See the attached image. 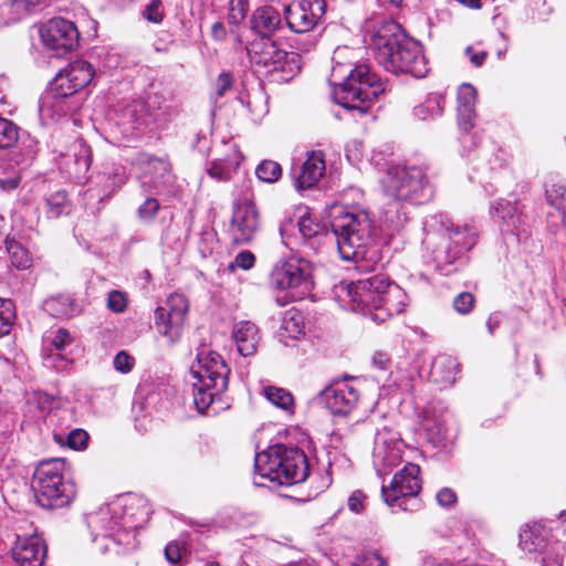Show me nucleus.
<instances>
[{
  "mask_svg": "<svg viewBox=\"0 0 566 566\" xmlns=\"http://www.w3.org/2000/svg\"><path fill=\"white\" fill-rule=\"evenodd\" d=\"M465 52H467V55L470 57V61L473 65H475V66L483 65L485 57H486V52H484V51L473 52L472 48H468L465 50Z\"/></svg>",
  "mask_w": 566,
  "mask_h": 566,
  "instance_id": "774afa93",
  "label": "nucleus"
},
{
  "mask_svg": "<svg viewBox=\"0 0 566 566\" xmlns=\"http://www.w3.org/2000/svg\"><path fill=\"white\" fill-rule=\"evenodd\" d=\"M45 203L50 218H59L61 214L69 213L70 211L66 192L63 190L52 193L45 200Z\"/></svg>",
  "mask_w": 566,
  "mask_h": 566,
  "instance_id": "4c0bfd02",
  "label": "nucleus"
},
{
  "mask_svg": "<svg viewBox=\"0 0 566 566\" xmlns=\"http://www.w3.org/2000/svg\"><path fill=\"white\" fill-rule=\"evenodd\" d=\"M72 94H66L65 90L59 88L51 82L49 88L40 98L39 112L42 119L56 122L66 116L74 106L69 101Z\"/></svg>",
  "mask_w": 566,
  "mask_h": 566,
  "instance_id": "5701e85b",
  "label": "nucleus"
},
{
  "mask_svg": "<svg viewBox=\"0 0 566 566\" xmlns=\"http://www.w3.org/2000/svg\"><path fill=\"white\" fill-rule=\"evenodd\" d=\"M558 548L556 552L546 553L543 557V566H563V555Z\"/></svg>",
  "mask_w": 566,
  "mask_h": 566,
  "instance_id": "338daca9",
  "label": "nucleus"
},
{
  "mask_svg": "<svg viewBox=\"0 0 566 566\" xmlns=\"http://www.w3.org/2000/svg\"><path fill=\"white\" fill-rule=\"evenodd\" d=\"M476 91L471 84H462L458 91V108H474Z\"/></svg>",
  "mask_w": 566,
  "mask_h": 566,
  "instance_id": "a18cd8bd",
  "label": "nucleus"
},
{
  "mask_svg": "<svg viewBox=\"0 0 566 566\" xmlns=\"http://www.w3.org/2000/svg\"><path fill=\"white\" fill-rule=\"evenodd\" d=\"M305 318L301 311L291 307L285 311V334L287 337L297 339L304 335Z\"/></svg>",
  "mask_w": 566,
  "mask_h": 566,
  "instance_id": "f704fd0d",
  "label": "nucleus"
},
{
  "mask_svg": "<svg viewBox=\"0 0 566 566\" xmlns=\"http://www.w3.org/2000/svg\"><path fill=\"white\" fill-rule=\"evenodd\" d=\"M73 337L65 328H59L52 338V345L56 350H63L66 346L71 345Z\"/></svg>",
  "mask_w": 566,
  "mask_h": 566,
  "instance_id": "13d9d810",
  "label": "nucleus"
},
{
  "mask_svg": "<svg viewBox=\"0 0 566 566\" xmlns=\"http://www.w3.org/2000/svg\"><path fill=\"white\" fill-rule=\"evenodd\" d=\"M444 235L447 242L433 252L438 265L452 264L476 242V231L469 226L448 229Z\"/></svg>",
  "mask_w": 566,
  "mask_h": 566,
  "instance_id": "6ab92c4d",
  "label": "nucleus"
},
{
  "mask_svg": "<svg viewBox=\"0 0 566 566\" xmlns=\"http://www.w3.org/2000/svg\"><path fill=\"white\" fill-rule=\"evenodd\" d=\"M232 77L228 73H221L217 80V94L223 96L232 87Z\"/></svg>",
  "mask_w": 566,
  "mask_h": 566,
  "instance_id": "0e129e2a",
  "label": "nucleus"
},
{
  "mask_svg": "<svg viewBox=\"0 0 566 566\" xmlns=\"http://www.w3.org/2000/svg\"><path fill=\"white\" fill-rule=\"evenodd\" d=\"M45 310L55 317L71 318L82 312L81 305L70 294H59L44 302Z\"/></svg>",
  "mask_w": 566,
  "mask_h": 566,
  "instance_id": "cd10ccee",
  "label": "nucleus"
},
{
  "mask_svg": "<svg viewBox=\"0 0 566 566\" xmlns=\"http://www.w3.org/2000/svg\"><path fill=\"white\" fill-rule=\"evenodd\" d=\"M128 304L127 296L124 292L113 290L107 296V308L114 313H123Z\"/></svg>",
  "mask_w": 566,
  "mask_h": 566,
  "instance_id": "09e8293b",
  "label": "nucleus"
},
{
  "mask_svg": "<svg viewBox=\"0 0 566 566\" xmlns=\"http://www.w3.org/2000/svg\"><path fill=\"white\" fill-rule=\"evenodd\" d=\"M7 250L13 266L20 270L30 268L32 262L31 255L20 242L8 241Z\"/></svg>",
  "mask_w": 566,
  "mask_h": 566,
  "instance_id": "c9c22d12",
  "label": "nucleus"
},
{
  "mask_svg": "<svg viewBox=\"0 0 566 566\" xmlns=\"http://www.w3.org/2000/svg\"><path fill=\"white\" fill-rule=\"evenodd\" d=\"M13 315L11 300L0 297V337L9 333Z\"/></svg>",
  "mask_w": 566,
  "mask_h": 566,
  "instance_id": "79ce46f5",
  "label": "nucleus"
},
{
  "mask_svg": "<svg viewBox=\"0 0 566 566\" xmlns=\"http://www.w3.org/2000/svg\"><path fill=\"white\" fill-rule=\"evenodd\" d=\"M444 106V95L439 92L430 93L427 98L415 107V116L421 120L441 116Z\"/></svg>",
  "mask_w": 566,
  "mask_h": 566,
  "instance_id": "7c9ffc66",
  "label": "nucleus"
},
{
  "mask_svg": "<svg viewBox=\"0 0 566 566\" xmlns=\"http://www.w3.org/2000/svg\"><path fill=\"white\" fill-rule=\"evenodd\" d=\"M88 441V434L82 429H74L67 436V444L74 450L84 449Z\"/></svg>",
  "mask_w": 566,
  "mask_h": 566,
  "instance_id": "864d4df0",
  "label": "nucleus"
},
{
  "mask_svg": "<svg viewBox=\"0 0 566 566\" xmlns=\"http://www.w3.org/2000/svg\"><path fill=\"white\" fill-rule=\"evenodd\" d=\"M405 443L396 430L384 427L376 432L373 465L379 476L389 474L402 461Z\"/></svg>",
  "mask_w": 566,
  "mask_h": 566,
  "instance_id": "f8f14e48",
  "label": "nucleus"
},
{
  "mask_svg": "<svg viewBox=\"0 0 566 566\" xmlns=\"http://www.w3.org/2000/svg\"><path fill=\"white\" fill-rule=\"evenodd\" d=\"M367 33L375 59L386 71L415 77H423L428 73L421 44L409 38L397 22L377 21L368 27Z\"/></svg>",
  "mask_w": 566,
  "mask_h": 566,
  "instance_id": "7ed1b4c3",
  "label": "nucleus"
},
{
  "mask_svg": "<svg viewBox=\"0 0 566 566\" xmlns=\"http://www.w3.org/2000/svg\"><path fill=\"white\" fill-rule=\"evenodd\" d=\"M233 338L235 340L238 352L242 356H250L255 353L259 344V332L256 326L251 322H239L233 328Z\"/></svg>",
  "mask_w": 566,
  "mask_h": 566,
  "instance_id": "a878e982",
  "label": "nucleus"
},
{
  "mask_svg": "<svg viewBox=\"0 0 566 566\" xmlns=\"http://www.w3.org/2000/svg\"><path fill=\"white\" fill-rule=\"evenodd\" d=\"M264 55L269 56L265 60V64L273 65V70H280L283 63V52L280 49V43L269 39V43L264 44Z\"/></svg>",
  "mask_w": 566,
  "mask_h": 566,
  "instance_id": "c03bdc74",
  "label": "nucleus"
},
{
  "mask_svg": "<svg viewBox=\"0 0 566 566\" xmlns=\"http://www.w3.org/2000/svg\"><path fill=\"white\" fill-rule=\"evenodd\" d=\"M312 440L306 430L298 426L285 430V486L306 481L311 472L308 452Z\"/></svg>",
  "mask_w": 566,
  "mask_h": 566,
  "instance_id": "1a4fd4ad",
  "label": "nucleus"
},
{
  "mask_svg": "<svg viewBox=\"0 0 566 566\" xmlns=\"http://www.w3.org/2000/svg\"><path fill=\"white\" fill-rule=\"evenodd\" d=\"M43 44L56 56L75 50L78 45L80 32L74 22L64 18H52L40 30Z\"/></svg>",
  "mask_w": 566,
  "mask_h": 566,
  "instance_id": "ddd939ff",
  "label": "nucleus"
},
{
  "mask_svg": "<svg viewBox=\"0 0 566 566\" xmlns=\"http://www.w3.org/2000/svg\"><path fill=\"white\" fill-rule=\"evenodd\" d=\"M283 284V263L279 261L273 266L270 274V285L275 290H281Z\"/></svg>",
  "mask_w": 566,
  "mask_h": 566,
  "instance_id": "680f3d73",
  "label": "nucleus"
},
{
  "mask_svg": "<svg viewBox=\"0 0 566 566\" xmlns=\"http://www.w3.org/2000/svg\"><path fill=\"white\" fill-rule=\"evenodd\" d=\"M255 256L250 251H241L234 258V261L230 264V269L238 266L242 270H250L254 266Z\"/></svg>",
  "mask_w": 566,
  "mask_h": 566,
  "instance_id": "4d7b16f0",
  "label": "nucleus"
},
{
  "mask_svg": "<svg viewBox=\"0 0 566 566\" xmlns=\"http://www.w3.org/2000/svg\"><path fill=\"white\" fill-rule=\"evenodd\" d=\"M138 165L143 171L142 188L150 193L159 195L168 190L174 182V175L168 161L147 154L138 158Z\"/></svg>",
  "mask_w": 566,
  "mask_h": 566,
  "instance_id": "f3484780",
  "label": "nucleus"
},
{
  "mask_svg": "<svg viewBox=\"0 0 566 566\" xmlns=\"http://www.w3.org/2000/svg\"><path fill=\"white\" fill-rule=\"evenodd\" d=\"M545 546L543 527L538 523L526 524L520 533V547L530 554L542 552Z\"/></svg>",
  "mask_w": 566,
  "mask_h": 566,
  "instance_id": "c85d7f7f",
  "label": "nucleus"
},
{
  "mask_svg": "<svg viewBox=\"0 0 566 566\" xmlns=\"http://www.w3.org/2000/svg\"><path fill=\"white\" fill-rule=\"evenodd\" d=\"M381 186L387 196L399 201L418 202L431 193L424 168L416 165L387 164Z\"/></svg>",
  "mask_w": 566,
  "mask_h": 566,
  "instance_id": "0eeeda50",
  "label": "nucleus"
},
{
  "mask_svg": "<svg viewBox=\"0 0 566 566\" xmlns=\"http://www.w3.org/2000/svg\"><path fill=\"white\" fill-rule=\"evenodd\" d=\"M161 8V1L160 0H153L145 10V17L147 20L158 23L163 20V13L160 11Z\"/></svg>",
  "mask_w": 566,
  "mask_h": 566,
  "instance_id": "bf43d9fd",
  "label": "nucleus"
},
{
  "mask_svg": "<svg viewBox=\"0 0 566 566\" xmlns=\"http://www.w3.org/2000/svg\"><path fill=\"white\" fill-rule=\"evenodd\" d=\"M160 209L159 201L154 197H147L137 209V214L143 221H150L155 218Z\"/></svg>",
  "mask_w": 566,
  "mask_h": 566,
  "instance_id": "de8ad7c7",
  "label": "nucleus"
},
{
  "mask_svg": "<svg viewBox=\"0 0 566 566\" xmlns=\"http://www.w3.org/2000/svg\"><path fill=\"white\" fill-rule=\"evenodd\" d=\"M229 373L230 369L218 353L208 348L198 352L190 374L195 379L193 402L199 412L203 413L214 398L227 390Z\"/></svg>",
  "mask_w": 566,
  "mask_h": 566,
  "instance_id": "39448f33",
  "label": "nucleus"
},
{
  "mask_svg": "<svg viewBox=\"0 0 566 566\" xmlns=\"http://www.w3.org/2000/svg\"><path fill=\"white\" fill-rule=\"evenodd\" d=\"M18 138V127L11 120L0 117V149L11 148Z\"/></svg>",
  "mask_w": 566,
  "mask_h": 566,
  "instance_id": "58836bf2",
  "label": "nucleus"
},
{
  "mask_svg": "<svg viewBox=\"0 0 566 566\" xmlns=\"http://www.w3.org/2000/svg\"><path fill=\"white\" fill-rule=\"evenodd\" d=\"M421 488L420 467L409 462L392 476L388 486H381V495L391 507L416 511L421 506V502L417 497Z\"/></svg>",
  "mask_w": 566,
  "mask_h": 566,
  "instance_id": "6e6552de",
  "label": "nucleus"
},
{
  "mask_svg": "<svg viewBox=\"0 0 566 566\" xmlns=\"http://www.w3.org/2000/svg\"><path fill=\"white\" fill-rule=\"evenodd\" d=\"M359 51L348 46L337 48L331 83L335 86L334 99L346 109L367 114L373 101L386 90V83L367 64H358Z\"/></svg>",
  "mask_w": 566,
  "mask_h": 566,
  "instance_id": "f257e3e1",
  "label": "nucleus"
},
{
  "mask_svg": "<svg viewBox=\"0 0 566 566\" xmlns=\"http://www.w3.org/2000/svg\"><path fill=\"white\" fill-rule=\"evenodd\" d=\"M364 495L361 492H354L348 499V507L354 513H359L364 509Z\"/></svg>",
  "mask_w": 566,
  "mask_h": 566,
  "instance_id": "69168bd1",
  "label": "nucleus"
},
{
  "mask_svg": "<svg viewBox=\"0 0 566 566\" xmlns=\"http://www.w3.org/2000/svg\"><path fill=\"white\" fill-rule=\"evenodd\" d=\"M313 287L312 263L296 256L285 260V302L304 300L311 294Z\"/></svg>",
  "mask_w": 566,
  "mask_h": 566,
  "instance_id": "2eb2a0df",
  "label": "nucleus"
},
{
  "mask_svg": "<svg viewBox=\"0 0 566 566\" xmlns=\"http://www.w3.org/2000/svg\"><path fill=\"white\" fill-rule=\"evenodd\" d=\"M261 394L273 406L283 408V388L272 385H262Z\"/></svg>",
  "mask_w": 566,
  "mask_h": 566,
  "instance_id": "8fccbe9b",
  "label": "nucleus"
},
{
  "mask_svg": "<svg viewBox=\"0 0 566 566\" xmlns=\"http://www.w3.org/2000/svg\"><path fill=\"white\" fill-rule=\"evenodd\" d=\"M326 171L325 155L321 150H313L307 154L306 160L302 164L295 177V188L298 191L310 189L318 184Z\"/></svg>",
  "mask_w": 566,
  "mask_h": 566,
  "instance_id": "b1692460",
  "label": "nucleus"
},
{
  "mask_svg": "<svg viewBox=\"0 0 566 566\" xmlns=\"http://www.w3.org/2000/svg\"><path fill=\"white\" fill-rule=\"evenodd\" d=\"M566 188L560 184H548L545 189L547 203L556 210L566 208Z\"/></svg>",
  "mask_w": 566,
  "mask_h": 566,
  "instance_id": "a19ab883",
  "label": "nucleus"
},
{
  "mask_svg": "<svg viewBox=\"0 0 566 566\" xmlns=\"http://www.w3.org/2000/svg\"><path fill=\"white\" fill-rule=\"evenodd\" d=\"M290 222L295 223L304 238H312L318 232V224L311 219L310 210L305 206L295 209Z\"/></svg>",
  "mask_w": 566,
  "mask_h": 566,
  "instance_id": "72a5a7b5",
  "label": "nucleus"
},
{
  "mask_svg": "<svg viewBox=\"0 0 566 566\" xmlns=\"http://www.w3.org/2000/svg\"><path fill=\"white\" fill-rule=\"evenodd\" d=\"M259 180L272 184L279 180L282 175V167L277 161L263 160L255 168Z\"/></svg>",
  "mask_w": 566,
  "mask_h": 566,
  "instance_id": "e433bc0d",
  "label": "nucleus"
},
{
  "mask_svg": "<svg viewBox=\"0 0 566 566\" xmlns=\"http://www.w3.org/2000/svg\"><path fill=\"white\" fill-rule=\"evenodd\" d=\"M491 218L499 222L503 233H509L520 238L526 234L531 227V218L525 210V206L518 200H507L504 198L493 201L490 206Z\"/></svg>",
  "mask_w": 566,
  "mask_h": 566,
  "instance_id": "4468645a",
  "label": "nucleus"
},
{
  "mask_svg": "<svg viewBox=\"0 0 566 566\" xmlns=\"http://www.w3.org/2000/svg\"><path fill=\"white\" fill-rule=\"evenodd\" d=\"M128 501L124 507V524L129 528H136L145 522L149 507L140 497H130Z\"/></svg>",
  "mask_w": 566,
  "mask_h": 566,
  "instance_id": "c756f323",
  "label": "nucleus"
},
{
  "mask_svg": "<svg viewBox=\"0 0 566 566\" xmlns=\"http://www.w3.org/2000/svg\"><path fill=\"white\" fill-rule=\"evenodd\" d=\"M240 159L237 150L233 151V157L219 158L212 161L208 174L211 178L218 181H227L231 178L232 172L239 166Z\"/></svg>",
  "mask_w": 566,
  "mask_h": 566,
  "instance_id": "2f4dec72",
  "label": "nucleus"
},
{
  "mask_svg": "<svg viewBox=\"0 0 566 566\" xmlns=\"http://www.w3.org/2000/svg\"><path fill=\"white\" fill-rule=\"evenodd\" d=\"M474 304V297L469 292L460 293L453 301L454 310L460 314H468L471 312Z\"/></svg>",
  "mask_w": 566,
  "mask_h": 566,
  "instance_id": "603ef678",
  "label": "nucleus"
},
{
  "mask_svg": "<svg viewBox=\"0 0 566 566\" xmlns=\"http://www.w3.org/2000/svg\"><path fill=\"white\" fill-rule=\"evenodd\" d=\"M230 231L237 244H247L260 228L259 212L250 199L233 203Z\"/></svg>",
  "mask_w": 566,
  "mask_h": 566,
  "instance_id": "a211bd4d",
  "label": "nucleus"
},
{
  "mask_svg": "<svg viewBox=\"0 0 566 566\" xmlns=\"http://www.w3.org/2000/svg\"><path fill=\"white\" fill-rule=\"evenodd\" d=\"M458 125L461 130L469 132L473 127L475 118V108H457Z\"/></svg>",
  "mask_w": 566,
  "mask_h": 566,
  "instance_id": "5fc2aeb1",
  "label": "nucleus"
},
{
  "mask_svg": "<svg viewBox=\"0 0 566 566\" xmlns=\"http://www.w3.org/2000/svg\"><path fill=\"white\" fill-rule=\"evenodd\" d=\"M437 502L440 506L448 507L457 502L455 492L449 488H443L437 493Z\"/></svg>",
  "mask_w": 566,
  "mask_h": 566,
  "instance_id": "052dcab7",
  "label": "nucleus"
},
{
  "mask_svg": "<svg viewBox=\"0 0 566 566\" xmlns=\"http://www.w3.org/2000/svg\"><path fill=\"white\" fill-rule=\"evenodd\" d=\"M325 12L324 0H291L285 7V22L291 31L305 34Z\"/></svg>",
  "mask_w": 566,
  "mask_h": 566,
  "instance_id": "dca6fc26",
  "label": "nucleus"
},
{
  "mask_svg": "<svg viewBox=\"0 0 566 566\" xmlns=\"http://www.w3.org/2000/svg\"><path fill=\"white\" fill-rule=\"evenodd\" d=\"M113 365L117 371L122 374H127L133 369L135 365V359L125 350H122L117 353L116 356L114 357Z\"/></svg>",
  "mask_w": 566,
  "mask_h": 566,
  "instance_id": "3c124183",
  "label": "nucleus"
},
{
  "mask_svg": "<svg viewBox=\"0 0 566 566\" xmlns=\"http://www.w3.org/2000/svg\"><path fill=\"white\" fill-rule=\"evenodd\" d=\"M45 556L46 545L41 536H17L12 557L19 566H43Z\"/></svg>",
  "mask_w": 566,
  "mask_h": 566,
  "instance_id": "4be33fe9",
  "label": "nucleus"
},
{
  "mask_svg": "<svg viewBox=\"0 0 566 566\" xmlns=\"http://www.w3.org/2000/svg\"><path fill=\"white\" fill-rule=\"evenodd\" d=\"M65 467L62 459L44 460L36 467L32 489L42 507L61 509L74 500L76 488L71 480L64 478Z\"/></svg>",
  "mask_w": 566,
  "mask_h": 566,
  "instance_id": "423d86ee",
  "label": "nucleus"
},
{
  "mask_svg": "<svg viewBox=\"0 0 566 566\" xmlns=\"http://www.w3.org/2000/svg\"><path fill=\"white\" fill-rule=\"evenodd\" d=\"M101 178L103 179V191L105 196H109L127 181V174L123 166L114 165L106 168Z\"/></svg>",
  "mask_w": 566,
  "mask_h": 566,
  "instance_id": "473e14b6",
  "label": "nucleus"
},
{
  "mask_svg": "<svg viewBox=\"0 0 566 566\" xmlns=\"http://www.w3.org/2000/svg\"><path fill=\"white\" fill-rule=\"evenodd\" d=\"M165 556L171 564H177L181 560V547L178 543L171 542L165 548Z\"/></svg>",
  "mask_w": 566,
  "mask_h": 566,
  "instance_id": "e2e57ef3",
  "label": "nucleus"
},
{
  "mask_svg": "<svg viewBox=\"0 0 566 566\" xmlns=\"http://www.w3.org/2000/svg\"><path fill=\"white\" fill-rule=\"evenodd\" d=\"M303 66V61L300 53L285 52V82L296 76Z\"/></svg>",
  "mask_w": 566,
  "mask_h": 566,
  "instance_id": "49530a36",
  "label": "nucleus"
},
{
  "mask_svg": "<svg viewBox=\"0 0 566 566\" xmlns=\"http://www.w3.org/2000/svg\"><path fill=\"white\" fill-rule=\"evenodd\" d=\"M18 13L28 12L32 8H41L51 0H8Z\"/></svg>",
  "mask_w": 566,
  "mask_h": 566,
  "instance_id": "6e6d98bb",
  "label": "nucleus"
},
{
  "mask_svg": "<svg viewBox=\"0 0 566 566\" xmlns=\"http://www.w3.org/2000/svg\"><path fill=\"white\" fill-rule=\"evenodd\" d=\"M142 109V104L137 102H133L119 111V124L123 126H130L134 128V125L138 122V113Z\"/></svg>",
  "mask_w": 566,
  "mask_h": 566,
  "instance_id": "37998d69",
  "label": "nucleus"
},
{
  "mask_svg": "<svg viewBox=\"0 0 566 566\" xmlns=\"http://www.w3.org/2000/svg\"><path fill=\"white\" fill-rule=\"evenodd\" d=\"M75 174L77 176L84 175L90 169L91 163H92V155H91V148L85 143L80 140L75 145Z\"/></svg>",
  "mask_w": 566,
  "mask_h": 566,
  "instance_id": "ea45409f",
  "label": "nucleus"
},
{
  "mask_svg": "<svg viewBox=\"0 0 566 566\" xmlns=\"http://www.w3.org/2000/svg\"><path fill=\"white\" fill-rule=\"evenodd\" d=\"M358 389L347 381L335 382L321 392V400L333 415H347L357 405Z\"/></svg>",
  "mask_w": 566,
  "mask_h": 566,
  "instance_id": "aec40b11",
  "label": "nucleus"
},
{
  "mask_svg": "<svg viewBox=\"0 0 566 566\" xmlns=\"http://www.w3.org/2000/svg\"><path fill=\"white\" fill-rule=\"evenodd\" d=\"M340 258L352 261L360 272H370L382 255L375 240L374 221L366 209L344 207L332 222Z\"/></svg>",
  "mask_w": 566,
  "mask_h": 566,
  "instance_id": "20e7f679",
  "label": "nucleus"
},
{
  "mask_svg": "<svg viewBox=\"0 0 566 566\" xmlns=\"http://www.w3.org/2000/svg\"><path fill=\"white\" fill-rule=\"evenodd\" d=\"M252 29L263 38H270L281 23L280 13L272 7L259 8L251 20Z\"/></svg>",
  "mask_w": 566,
  "mask_h": 566,
  "instance_id": "bb28decb",
  "label": "nucleus"
},
{
  "mask_svg": "<svg viewBox=\"0 0 566 566\" xmlns=\"http://www.w3.org/2000/svg\"><path fill=\"white\" fill-rule=\"evenodd\" d=\"M333 293L342 307L360 312L377 323L402 313L408 304L407 293L385 275L340 282L334 286Z\"/></svg>",
  "mask_w": 566,
  "mask_h": 566,
  "instance_id": "f03ea898",
  "label": "nucleus"
},
{
  "mask_svg": "<svg viewBox=\"0 0 566 566\" xmlns=\"http://www.w3.org/2000/svg\"><path fill=\"white\" fill-rule=\"evenodd\" d=\"M188 311L189 302L180 293L170 294L165 305L156 308V329L170 345H175L181 339Z\"/></svg>",
  "mask_w": 566,
  "mask_h": 566,
  "instance_id": "9d476101",
  "label": "nucleus"
},
{
  "mask_svg": "<svg viewBox=\"0 0 566 566\" xmlns=\"http://www.w3.org/2000/svg\"><path fill=\"white\" fill-rule=\"evenodd\" d=\"M283 444L280 441H271L269 447L255 453L254 459V484L276 492L283 485Z\"/></svg>",
  "mask_w": 566,
  "mask_h": 566,
  "instance_id": "9b49d317",
  "label": "nucleus"
},
{
  "mask_svg": "<svg viewBox=\"0 0 566 566\" xmlns=\"http://www.w3.org/2000/svg\"><path fill=\"white\" fill-rule=\"evenodd\" d=\"M93 76L94 69L91 63L84 60H75L61 70L52 82L62 91L65 90L66 94L74 95L85 87Z\"/></svg>",
  "mask_w": 566,
  "mask_h": 566,
  "instance_id": "412c9836",
  "label": "nucleus"
},
{
  "mask_svg": "<svg viewBox=\"0 0 566 566\" xmlns=\"http://www.w3.org/2000/svg\"><path fill=\"white\" fill-rule=\"evenodd\" d=\"M458 369L459 364L455 358L449 355H439L432 361L430 376L440 386L449 387L454 384Z\"/></svg>",
  "mask_w": 566,
  "mask_h": 566,
  "instance_id": "393cba45",
  "label": "nucleus"
}]
</instances>
